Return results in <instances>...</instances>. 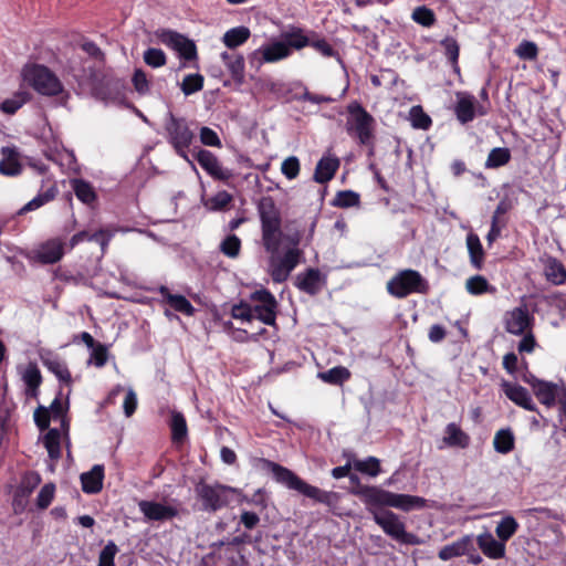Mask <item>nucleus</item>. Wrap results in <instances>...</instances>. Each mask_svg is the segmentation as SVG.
Returning a JSON list of instances; mask_svg holds the SVG:
<instances>
[{
  "label": "nucleus",
  "mask_w": 566,
  "mask_h": 566,
  "mask_svg": "<svg viewBox=\"0 0 566 566\" xmlns=\"http://www.w3.org/2000/svg\"><path fill=\"white\" fill-rule=\"evenodd\" d=\"M260 228H262V245L271 255L270 276L276 284L287 281L291 272L302 260L303 251L298 249L303 239V226L297 219L286 221L281 230V212L271 196L260 198L256 203Z\"/></svg>",
  "instance_id": "obj_1"
},
{
  "label": "nucleus",
  "mask_w": 566,
  "mask_h": 566,
  "mask_svg": "<svg viewBox=\"0 0 566 566\" xmlns=\"http://www.w3.org/2000/svg\"><path fill=\"white\" fill-rule=\"evenodd\" d=\"M360 499L369 513H381L385 507H395L402 512L421 510L427 506V500L416 495L398 494L377 486H360L354 492Z\"/></svg>",
  "instance_id": "obj_2"
},
{
  "label": "nucleus",
  "mask_w": 566,
  "mask_h": 566,
  "mask_svg": "<svg viewBox=\"0 0 566 566\" xmlns=\"http://www.w3.org/2000/svg\"><path fill=\"white\" fill-rule=\"evenodd\" d=\"M262 464L263 468L268 469V471L273 474L274 481L315 501V503H322L331 507L339 501V494L337 492L321 490L316 485L307 484L294 472L275 462L262 459Z\"/></svg>",
  "instance_id": "obj_3"
},
{
  "label": "nucleus",
  "mask_w": 566,
  "mask_h": 566,
  "mask_svg": "<svg viewBox=\"0 0 566 566\" xmlns=\"http://www.w3.org/2000/svg\"><path fill=\"white\" fill-rule=\"evenodd\" d=\"M305 49V41H292L286 31L281 33L280 39L264 46H261L249 54L250 67L256 71L264 64L282 62L291 57L293 51Z\"/></svg>",
  "instance_id": "obj_4"
},
{
  "label": "nucleus",
  "mask_w": 566,
  "mask_h": 566,
  "mask_svg": "<svg viewBox=\"0 0 566 566\" xmlns=\"http://www.w3.org/2000/svg\"><path fill=\"white\" fill-rule=\"evenodd\" d=\"M21 76L29 87L42 96L55 97L63 93V84L59 77L43 64L27 63L21 70Z\"/></svg>",
  "instance_id": "obj_5"
},
{
  "label": "nucleus",
  "mask_w": 566,
  "mask_h": 566,
  "mask_svg": "<svg viewBox=\"0 0 566 566\" xmlns=\"http://www.w3.org/2000/svg\"><path fill=\"white\" fill-rule=\"evenodd\" d=\"M430 290V285L426 277L419 271L405 269L398 271L390 281L387 282V292L391 296L402 300L411 294L426 295Z\"/></svg>",
  "instance_id": "obj_6"
},
{
  "label": "nucleus",
  "mask_w": 566,
  "mask_h": 566,
  "mask_svg": "<svg viewBox=\"0 0 566 566\" xmlns=\"http://www.w3.org/2000/svg\"><path fill=\"white\" fill-rule=\"evenodd\" d=\"M370 514L375 524L380 526L381 531L394 541L405 545H420V538L415 534L406 532V525L395 512L385 510L381 513Z\"/></svg>",
  "instance_id": "obj_7"
},
{
  "label": "nucleus",
  "mask_w": 566,
  "mask_h": 566,
  "mask_svg": "<svg viewBox=\"0 0 566 566\" xmlns=\"http://www.w3.org/2000/svg\"><path fill=\"white\" fill-rule=\"evenodd\" d=\"M346 111L349 114L346 122L347 133L356 135L359 144L369 145L373 137V123H375L370 113L356 101L347 104Z\"/></svg>",
  "instance_id": "obj_8"
},
{
  "label": "nucleus",
  "mask_w": 566,
  "mask_h": 566,
  "mask_svg": "<svg viewBox=\"0 0 566 566\" xmlns=\"http://www.w3.org/2000/svg\"><path fill=\"white\" fill-rule=\"evenodd\" d=\"M164 129L167 133V143L172 146L176 154L188 161V148L195 139V134L188 126V122L184 117H176L171 113L167 119Z\"/></svg>",
  "instance_id": "obj_9"
},
{
  "label": "nucleus",
  "mask_w": 566,
  "mask_h": 566,
  "mask_svg": "<svg viewBox=\"0 0 566 566\" xmlns=\"http://www.w3.org/2000/svg\"><path fill=\"white\" fill-rule=\"evenodd\" d=\"M197 497L201 502L205 512H218L229 504L228 492H233V489L228 485L219 483L210 485L208 483H198L195 488Z\"/></svg>",
  "instance_id": "obj_10"
},
{
  "label": "nucleus",
  "mask_w": 566,
  "mask_h": 566,
  "mask_svg": "<svg viewBox=\"0 0 566 566\" xmlns=\"http://www.w3.org/2000/svg\"><path fill=\"white\" fill-rule=\"evenodd\" d=\"M250 300L259 303L252 306L253 319H258L266 326H275L277 301L274 295L268 289H262L252 292Z\"/></svg>",
  "instance_id": "obj_11"
},
{
  "label": "nucleus",
  "mask_w": 566,
  "mask_h": 566,
  "mask_svg": "<svg viewBox=\"0 0 566 566\" xmlns=\"http://www.w3.org/2000/svg\"><path fill=\"white\" fill-rule=\"evenodd\" d=\"M286 32L290 34L292 41H305V48L314 49L316 52L321 53L323 57L336 56V50L333 45L313 30L291 25Z\"/></svg>",
  "instance_id": "obj_12"
},
{
  "label": "nucleus",
  "mask_w": 566,
  "mask_h": 566,
  "mask_svg": "<svg viewBox=\"0 0 566 566\" xmlns=\"http://www.w3.org/2000/svg\"><path fill=\"white\" fill-rule=\"evenodd\" d=\"M158 39L163 44L176 50V52L179 53V57L187 62H191L198 57L195 42L176 31L161 30L158 33Z\"/></svg>",
  "instance_id": "obj_13"
},
{
  "label": "nucleus",
  "mask_w": 566,
  "mask_h": 566,
  "mask_svg": "<svg viewBox=\"0 0 566 566\" xmlns=\"http://www.w3.org/2000/svg\"><path fill=\"white\" fill-rule=\"evenodd\" d=\"M193 158L197 160L198 165H200L201 169H203L212 179L224 184H229V180L232 179V171L223 168L220 165L218 157L211 151L198 148L193 153Z\"/></svg>",
  "instance_id": "obj_14"
},
{
  "label": "nucleus",
  "mask_w": 566,
  "mask_h": 566,
  "mask_svg": "<svg viewBox=\"0 0 566 566\" xmlns=\"http://www.w3.org/2000/svg\"><path fill=\"white\" fill-rule=\"evenodd\" d=\"M138 510L148 522H169L178 516L177 507L155 501H139Z\"/></svg>",
  "instance_id": "obj_15"
},
{
  "label": "nucleus",
  "mask_w": 566,
  "mask_h": 566,
  "mask_svg": "<svg viewBox=\"0 0 566 566\" xmlns=\"http://www.w3.org/2000/svg\"><path fill=\"white\" fill-rule=\"evenodd\" d=\"M534 318L526 306H518L505 314V331L511 335H522L531 332Z\"/></svg>",
  "instance_id": "obj_16"
},
{
  "label": "nucleus",
  "mask_w": 566,
  "mask_h": 566,
  "mask_svg": "<svg viewBox=\"0 0 566 566\" xmlns=\"http://www.w3.org/2000/svg\"><path fill=\"white\" fill-rule=\"evenodd\" d=\"M531 388H533L537 401L549 408L554 407L560 399L566 400V392L560 390L558 386L553 382L534 379V381L531 382Z\"/></svg>",
  "instance_id": "obj_17"
},
{
  "label": "nucleus",
  "mask_w": 566,
  "mask_h": 566,
  "mask_svg": "<svg viewBox=\"0 0 566 566\" xmlns=\"http://www.w3.org/2000/svg\"><path fill=\"white\" fill-rule=\"evenodd\" d=\"M500 388H502V392H504L506 399L514 402L520 408L526 411H537V407H535L531 394L525 387L504 380L500 384Z\"/></svg>",
  "instance_id": "obj_18"
},
{
  "label": "nucleus",
  "mask_w": 566,
  "mask_h": 566,
  "mask_svg": "<svg viewBox=\"0 0 566 566\" xmlns=\"http://www.w3.org/2000/svg\"><path fill=\"white\" fill-rule=\"evenodd\" d=\"M323 285L324 276L319 270L314 268L305 269L304 272L295 276V289L307 295H316L322 291Z\"/></svg>",
  "instance_id": "obj_19"
},
{
  "label": "nucleus",
  "mask_w": 566,
  "mask_h": 566,
  "mask_svg": "<svg viewBox=\"0 0 566 566\" xmlns=\"http://www.w3.org/2000/svg\"><path fill=\"white\" fill-rule=\"evenodd\" d=\"M475 544H478L482 555L490 559H501L505 557L506 542L495 539L490 532L479 534L478 537H475Z\"/></svg>",
  "instance_id": "obj_20"
},
{
  "label": "nucleus",
  "mask_w": 566,
  "mask_h": 566,
  "mask_svg": "<svg viewBox=\"0 0 566 566\" xmlns=\"http://www.w3.org/2000/svg\"><path fill=\"white\" fill-rule=\"evenodd\" d=\"M64 255V243L60 238H54L42 243L35 252V261L42 264H55Z\"/></svg>",
  "instance_id": "obj_21"
},
{
  "label": "nucleus",
  "mask_w": 566,
  "mask_h": 566,
  "mask_svg": "<svg viewBox=\"0 0 566 566\" xmlns=\"http://www.w3.org/2000/svg\"><path fill=\"white\" fill-rule=\"evenodd\" d=\"M0 175L4 177H17L22 172V165L19 161V153L14 146L0 148Z\"/></svg>",
  "instance_id": "obj_22"
},
{
  "label": "nucleus",
  "mask_w": 566,
  "mask_h": 566,
  "mask_svg": "<svg viewBox=\"0 0 566 566\" xmlns=\"http://www.w3.org/2000/svg\"><path fill=\"white\" fill-rule=\"evenodd\" d=\"M339 169V159L332 155H325L316 163L314 171V181L325 185L333 180Z\"/></svg>",
  "instance_id": "obj_23"
},
{
  "label": "nucleus",
  "mask_w": 566,
  "mask_h": 566,
  "mask_svg": "<svg viewBox=\"0 0 566 566\" xmlns=\"http://www.w3.org/2000/svg\"><path fill=\"white\" fill-rule=\"evenodd\" d=\"M158 293L161 295L163 302L169 305L174 311L185 316H192V314H195V307L186 296L171 293L166 285L159 286Z\"/></svg>",
  "instance_id": "obj_24"
},
{
  "label": "nucleus",
  "mask_w": 566,
  "mask_h": 566,
  "mask_svg": "<svg viewBox=\"0 0 566 566\" xmlns=\"http://www.w3.org/2000/svg\"><path fill=\"white\" fill-rule=\"evenodd\" d=\"M41 361L49 371L57 377L60 382L65 385L71 384L70 369H67L66 363H64L57 355L49 352L44 355H41Z\"/></svg>",
  "instance_id": "obj_25"
},
{
  "label": "nucleus",
  "mask_w": 566,
  "mask_h": 566,
  "mask_svg": "<svg viewBox=\"0 0 566 566\" xmlns=\"http://www.w3.org/2000/svg\"><path fill=\"white\" fill-rule=\"evenodd\" d=\"M221 60L235 85H242L244 82V60L242 54L224 51L221 53Z\"/></svg>",
  "instance_id": "obj_26"
},
{
  "label": "nucleus",
  "mask_w": 566,
  "mask_h": 566,
  "mask_svg": "<svg viewBox=\"0 0 566 566\" xmlns=\"http://www.w3.org/2000/svg\"><path fill=\"white\" fill-rule=\"evenodd\" d=\"M472 549H474V546H472L471 537L464 535L462 538L441 547L439 551V559L448 562L454 557L467 555Z\"/></svg>",
  "instance_id": "obj_27"
},
{
  "label": "nucleus",
  "mask_w": 566,
  "mask_h": 566,
  "mask_svg": "<svg viewBox=\"0 0 566 566\" xmlns=\"http://www.w3.org/2000/svg\"><path fill=\"white\" fill-rule=\"evenodd\" d=\"M82 491L86 494H97L102 491V483L104 482V467L102 464H94L88 472L82 473Z\"/></svg>",
  "instance_id": "obj_28"
},
{
  "label": "nucleus",
  "mask_w": 566,
  "mask_h": 566,
  "mask_svg": "<svg viewBox=\"0 0 566 566\" xmlns=\"http://www.w3.org/2000/svg\"><path fill=\"white\" fill-rule=\"evenodd\" d=\"M454 116L458 122L467 125L475 118V98L470 94H458L457 104H454Z\"/></svg>",
  "instance_id": "obj_29"
},
{
  "label": "nucleus",
  "mask_w": 566,
  "mask_h": 566,
  "mask_svg": "<svg viewBox=\"0 0 566 566\" xmlns=\"http://www.w3.org/2000/svg\"><path fill=\"white\" fill-rule=\"evenodd\" d=\"M544 276L554 286L564 285L566 283L565 265L555 256H547L544 261Z\"/></svg>",
  "instance_id": "obj_30"
},
{
  "label": "nucleus",
  "mask_w": 566,
  "mask_h": 566,
  "mask_svg": "<svg viewBox=\"0 0 566 566\" xmlns=\"http://www.w3.org/2000/svg\"><path fill=\"white\" fill-rule=\"evenodd\" d=\"M442 441L446 443V447L465 449L469 447L471 438L461 429V427L451 422L446 427V436H443Z\"/></svg>",
  "instance_id": "obj_31"
},
{
  "label": "nucleus",
  "mask_w": 566,
  "mask_h": 566,
  "mask_svg": "<svg viewBox=\"0 0 566 566\" xmlns=\"http://www.w3.org/2000/svg\"><path fill=\"white\" fill-rule=\"evenodd\" d=\"M57 192L59 189L55 185H52L48 189L40 191L32 200H29L27 205L21 207L20 211H18V216H25L53 201Z\"/></svg>",
  "instance_id": "obj_32"
},
{
  "label": "nucleus",
  "mask_w": 566,
  "mask_h": 566,
  "mask_svg": "<svg viewBox=\"0 0 566 566\" xmlns=\"http://www.w3.org/2000/svg\"><path fill=\"white\" fill-rule=\"evenodd\" d=\"M70 186H72V190L73 193H75L76 199L82 201V203L91 206L97 200L94 187L88 181L84 179H72L70 180Z\"/></svg>",
  "instance_id": "obj_33"
},
{
  "label": "nucleus",
  "mask_w": 566,
  "mask_h": 566,
  "mask_svg": "<svg viewBox=\"0 0 566 566\" xmlns=\"http://www.w3.org/2000/svg\"><path fill=\"white\" fill-rule=\"evenodd\" d=\"M170 439L175 443H181L187 438L188 429H187V420L184 415L179 411L174 410L170 413Z\"/></svg>",
  "instance_id": "obj_34"
},
{
  "label": "nucleus",
  "mask_w": 566,
  "mask_h": 566,
  "mask_svg": "<svg viewBox=\"0 0 566 566\" xmlns=\"http://www.w3.org/2000/svg\"><path fill=\"white\" fill-rule=\"evenodd\" d=\"M248 39H250V30L241 25L226 31L224 36H222V43H224L226 48L234 50L243 45Z\"/></svg>",
  "instance_id": "obj_35"
},
{
  "label": "nucleus",
  "mask_w": 566,
  "mask_h": 566,
  "mask_svg": "<svg viewBox=\"0 0 566 566\" xmlns=\"http://www.w3.org/2000/svg\"><path fill=\"white\" fill-rule=\"evenodd\" d=\"M318 378L328 385L343 386L350 379V371L345 366L339 365L329 368L327 371L318 373Z\"/></svg>",
  "instance_id": "obj_36"
},
{
  "label": "nucleus",
  "mask_w": 566,
  "mask_h": 566,
  "mask_svg": "<svg viewBox=\"0 0 566 566\" xmlns=\"http://www.w3.org/2000/svg\"><path fill=\"white\" fill-rule=\"evenodd\" d=\"M467 248L468 253H470L471 265H473L475 270H482L483 256L485 254L483 253L479 235H476L475 233H468Z\"/></svg>",
  "instance_id": "obj_37"
},
{
  "label": "nucleus",
  "mask_w": 566,
  "mask_h": 566,
  "mask_svg": "<svg viewBox=\"0 0 566 566\" xmlns=\"http://www.w3.org/2000/svg\"><path fill=\"white\" fill-rule=\"evenodd\" d=\"M30 99V94L27 91H17L12 97L4 98L0 104V112L7 115L15 114L23 105Z\"/></svg>",
  "instance_id": "obj_38"
},
{
  "label": "nucleus",
  "mask_w": 566,
  "mask_h": 566,
  "mask_svg": "<svg viewBox=\"0 0 566 566\" xmlns=\"http://www.w3.org/2000/svg\"><path fill=\"white\" fill-rule=\"evenodd\" d=\"M511 153L509 148L495 147L489 151L488 159H485V169H497L510 164Z\"/></svg>",
  "instance_id": "obj_39"
},
{
  "label": "nucleus",
  "mask_w": 566,
  "mask_h": 566,
  "mask_svg": "<svg viewBox=\"0 0 566 566\" xmlns=\"http://www.w3.org/2000/svg\"><path fill=\"white\" fill-rule=\"evenodd\" d=\"M23 381L27 385V395L36 397L39 387L42 384V375L35 364H29L23 374Z\"/></svg>",
  "instance_id": "obj_40"
},
{
  "label": "nucleus",
  "mask_w": 566,
  "mask_h": 566,
  "mask_svg": "<svg viewBox=\"0 0 566 566\" xmlns=\"http://www.w3.org/2000/svg\"><path fill=\"white\" fill-rule=\"evenodd\" d=\"M518 528L520 524L511 515H505L495 526V536L501 542H507L516 534Z\"/></svg>",
  "instance_id": "obj_41"
},
{
  "label": "nucleus",
  "mask_w": 566,
  "mask_h": 566,
  "mask_svg": "<svg viewBox=\"0 0 566 566\" xmlns=\"http://www.w3.org/2000/svg\"><path fill=\"white\" fill-rule=\"evenodd\" d=\"M514 449V436L510 429H500L494 436V450L507 454Z\"/></svg>",
  "instance_id": "obj_42"
},
{
  "label": "nucleus",
  "mask_w": 566,
  "mask_h": 566,
  "mask_svg": "<svg viewBox=\"0 0 566 566\" xmlns=\"http://www.w3.org/2000/svg\"><path fill=\"white\" fill-rule=\"evenodd\" d=\"M360 205V195L353 190H339L333 198L332 206L337 208H354Z\"/></svg>",
  "instance_id": "obj_43"
},
{
  "label": "nucleus",
  "mask_w": 566,
  "mask_h": 566,
  "mask_svg": "<svg viewBox=\"0 0 566 566\" xmlns=\"http://www.w3.org/2000/svg\"><path fill=\"white\" fill-rule=\"evenodd\" d=\"M353 469L370 476H376L381 473L379 460L376 457H368L366 460H353L349 462Z\"/></svg>",
  "instance_id": "obj_44"
},
{
  "label": "nucleus",
  "mask_w": 566,
  "mask_h": 566,
  "mask_svg": "<svg viewBox=\"0 0 566 566\" xmlns=\"http://www.w3.org/2000/svg\"><path fill=\"white\" fill-rule=\"evenodd\" d=\"M467 291L472 295H481L494 292L495 287L491 286L485 277L472 275L467 280Z\"/></svg>",
  "instance_id": "obj_45"
},
{
  "label": "nucleus",
  "mask_w": 566,
  "mask_h": 566,
  "mask_svg": "<svg viewBox=\"0 0 566 566\" xmlns=\"http://www.w3.org/2000/svg\"><path fill=\"white\" fill-rule=\"evenodd\" d=\"M411 19L416 24L423 28H431L437 22L433 10L426 6L416 7V9L412 10Z\"/></svg>",
  "instance_id": "obj_46"
},
{
  "label": "nucleus",
  "mask_w": 566,
  "mask_h": 566,
  "mask_svg": "<svg viewBox=\"0 0 566 566\" xmlns=\"http://www.w3.org/2000/svg\"><path fill=\"white\" fill-rule=\"evenodd\" d=\"M40 484V475L36 472L27 473L23 475V479H21L20 486L17 489V499L23 497L28 499L30 494L35 490L36 486Z\"/></svg>",
  "instance_id": "obj_47"
},
{
  "label": "nucleus",
  "mask_w": 566,
  "mask_h": 566,
  "mask_svg": "<svg viewBox=\"0 0 566 566\" xmlns=\"http://www.w3.org/2000/svg\"><path fill=\"white\" fill-rule=\"evenodd\" d=\"M44 447L48 450L49 458L59 460L61 455L60 450V432L59 429H50L44 436Z\"/></svg>",
  "instance_id": "obj_48"
},
{
  "label": "nucleus",
  "mask_w": 566,
  "mask_h": 566,
  "mask_svg": "<svg viewBox=\"0 0 566 566\" xmlns=\"http://www.w3.org/2000/svg\"><path fill=\"white\" fill-rule=\"evenodd\" d=\"M202 85H205V77L200 73L188 74L180 84V91L188 96L201 91Z\"/></svg>",
  "instance_id": "obj_49"
},
{
  "label": "nucleus",
  "mask_w": 566,
  "mask_h": 566,
  "mask_svg": "<svg viewBox=\"0 0 566 566\" xmlns=\"http://www.w3.org/2000/svg\"><path fill=\"white\" fill-rule=\"evenodd\" d=\"M409 120H411V126L415 129L427 130L431 126L430 116L420 106L411 107Z\"/></svg>",
  "instance_id": "obj_50"
},
{
  "label": "nucleus",
  "mask_w": 566,
  "mask_h": 566,
  "mask_svg": "<svg viewBox=\"0 0 566 566\" xmlns=\"http://www.w3.org/2000/svg\"><path fill=\"white\" fill-rule=\"evenodd\" d=\"M240 249H242V242L235 234L226 237L224 240H222L221 245H219V251L231 259L239 256Z\"/></svg>",
  "instance_id": "obj_51"
},
{
  "label": "nucleus",
  "mask_w": 566,
  "mask_h": 566,
  "mask_svg": "<svg viewBox=\"0 0 566 566\" xmlns=\"http://www.w3.org/2000/svg\"><path fill=\"white\" fill-rule=\"evenodd\" d=\"M143 61L153 69H160L167 63V56L160 49L148 48L143 52Z\"/></svg>",
  "instance_id": "obj_52"
},
{
  "label": "nucleus",
  "mask_w": 566,
  "mask_h": 566,
  "mask_svg": "<svg viewBox=\"0 0 566 566\" xmlns=\"http://www.w3.org/2000/svg\"><path fill=\"white\" fill-rule=\"evenodd\" d=\"M232 202V195L228 193L226 190H221L217 192V195L208 198L205 206H207L210 211H221L229 207Z\"/></svg>",
  "instance_id": "obj_53"
},
{
  "label": "nucleus",
  "mask_w": 566,
  "mask_h": 566,
  "mask_svg": "<svg viewBox=\"0 0 566 566\" xmlns=\"http://www.w3.org/2000/svg\"><path fill=\"white\" fill-rule=\"evenodd\" d=\"M537 44L528 40H523L515 49V55L518 56L520 60L534 61L537 59Z\"/></svg>",
  "instance_id": "obj_54"
},
{
  "label": "nucleus",
  "mask_w": 566,
  "mask_h": 566,
  "mask_svg": "<svg viewBox=\"0 0 566 566\" xmlns=\"http://www.w3.org/2000/svg\"><path fill=\"white\" fill-rule=\"evenodd\" d=\"M440 46L443 48V53H446L447 60L449 62L457 66L458 65V57H459V44L458 41L454 40L452 36H447L442 41H440Z\"/></svg>",
  "instance_id": "obj_55"
},
{
  "label": "nucleus",
  "mask_w": 566,
  "mask_h": 566,
  "mask_svg": "<svg viewBox=\"0 0 566 566\" xmlns=\"http://www.w3.org/2000/svg\"><path fill=\"white\" fill-rule=\"evenodd\" d=\"M118 553V546L112 541H108L106 546L99 553L97 566H115V555Z\"/></svg>",
  "instance_id": "obj_56"
},
{
  "label": "nucleus",
  "mask_w": 566,
  "mask_h": 566,
  "mask_svg": "<svg viewBox=\"0 0 566 566\" xmlns=\"http://www.w3.org/2000/svg\"><path fill=\"white\" fill-rule=\"evenodd\" d=\"M49 413H51L52 418L55 420L60 419L62 421V428H67L66 422V410L67 405H63L60 397H55L54 400H52L51 406L48 407Z\"/></svg>",
  "instance_id": "obj_57"
},
{
  "label": "nucleus",
  "mask_w": 566,
  "mask_h": 566,
  "mask_svg": "<svg viewBox=\"0 0 566 566\" xmlns=\"http://www.w3.org/2000/svg\"><path fill=\"white\" fill-rule=\"evenodd\" d=\"M55 495V485L53 483H49L41 488L39 491L38 500H35V505H38L39 510H44L49 507V505L53 501V496Z\"/></svg>",
  "instance_id": "obj_58"
},
{
  "label": "nucleus",
  "mask_w": 566,
  "mask_h": 566,
  "mask_svg": "<svg viewBox=\"0 0 566 566\" xmlns=\"http://www.w3.org/2000/svg\"><path fill=\"white\" fill-rule=\"evenodd\" d=\"M281 172L283 176L287 178V180H293L298 176L300 172V161L295 156H291L283 160L281 164Z\"/></svg>",
  "instance_id": "obj_59"
},
{
  "label": "nucleus",
  "mask_w": 566,
  "mask_h": 566,
  "mask_svg": "<svg viewBox=\"0 0 566 566\" xmlns=\"http://www.w3.org/2000/svg\"><path fill=\"white\" fill-rule=\"evenodd\" d=\"M231 317L242 322H252L253 314L251 313L250 304L245 301H241L240 303L232 305Z\"/></svg>",
  "instance_id": "obj_60"
},
{
  "label": "nucleus",
  "mask_w": 566,
  "mask_h": 566,
  "mask_svg": "<svg viewBox=\"0 0 566 566\" xmlns=\"http://www.w3.org/2000/svg\"><path fill=\"white\" fill-rule=\"evenodd\" d=\"M200 143L206 147H222L218 134L210 127L200 128Z\"/></svg>",
  "instance_id": "obj_61"
},
{
  "label": "nucleus",
  "mask_w": 566,
  "mask_h": 566,
  "mask_svg": "<svg viewBox=\"0 0 566 566\" xmlns=\"http://www.w3.org/2000/svg\"><path fill=\"white\" fill-rule=\"evenodd\" d=\"M133 87L140 95L149 93V82L147 81L146 73L142 69H137L132 76Z\"/></svg>",
  "instance_id": "obj_62"
},
{
  "label": "nucleus",
  "mask_w": 566,
  "mask_h": 566,
  "mask_svg": "<svg viewBox=\"0 0 566 566\" xmlns=\"http://www.w3.org/2000/svg\"><path fill=\"white\" fill-rule=\"evenodd\" d=\"M53 418L52 415H50L49 409L44 406H39L34 410V423L35 427H38L39 430H50V419Z\"/></svg>",
  "instance_id": "obj_63"
},
{
  "label": "nucleus",
  "mask_w": 566,
  "mask_h": 566,
  "mask_svg": "<svg viewBox=\"0 0 566 566\" xmlns=\"http://www.w3.org/2000/svg\"><path fill=\"white\" fill-rule=\"evenodd\" d=\"M93 353H91V358H93V364L97 368H103L105 364H107L108 353L107 347L104 344H97L96 347L91 348Z\"/></svg>",
  "instance_id": "obj_64"
}]
</instances>
